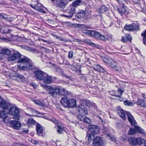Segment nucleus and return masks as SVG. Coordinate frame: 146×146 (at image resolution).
Returning a JSON list of instances; mask_svg holds the SVG:
<instances>
[{"mask_svg":"<svg viewBox=\"0 0 146 146\" xmlns=\"http://www.w3.org/2000/svg\"><path fill=\"white\" fill-rule=\"evenodd\" d=\"M21 56L19 52L16 51L13 54H10L7 58V60L10 62L14 61L19 58Z\"/></svg>","mask_w":146,"mask_h":146,"instance_id":"39448f33","label":"nucleus"},{"mask_svg":"<svg viewBox=\"0 0 146 146\" xmlns=\"http://www.w3.org/2000/svg\"><path fill=\"white\" fill-rule=\"evenodd\" d=\"M10 105V104L6 102V101L3 99L0 104V107L4 109H7Z\"/></svg>","mask_w":146,"mask_h":146,"instance_id":"dca6fc26","label":"nucleus"},{"mask_svg":"<svg viewBox=\"0 0 146 146\" xmlns=\"http://www.w3.org/2000/svg\"><path fill=\"white\" fill-rule=\"evenodd\" d=\"M109 8L106 7L105 5H102L99 9L98 12L101 13H104L106 11H108Z\"/></svg>","mask_w":146,"mask_h":146,"instance_id":"b1692460","label":"nucleus"},{"mask_svg":"<svg viewBox=\"0 0 146 146\" xmlns=\"http://www.w3.org/2000/svg\"><path fill=\"white\" fill-rule=\"evenodd\" d=\"M137 132L136 130L130 128L128 132V134L129 135H134Z\"/></svg>","mask_w":146,"mask_h":146,"instance_id":"e433bc0d","label":"nucleus"},{"mask_svg":"<svg viewBox=\"0 0 146 146\" xmlns=\"http://www.w3.org/2000/svg\"><path fill=\"white\" fill-rule=\"evenodd\" d=\"M19 68L21 70H28L26 64L23 66L20 65L19 66Z\"/></svg>","mask_w":146,"mask_h":146,"instance_id":"49530a36","label":"nucleus"},{"mask_svg":"<svg viewBox=\"0 0 146 146\" xmlns=\"http://www.w3.org/2000/svg\"><path fill=\"white\" fill-rule=\"evenodd\" d=\"M83 101L85 104L88 106L90 107L93 105V104L89 100L87 99H84Z\"/></svg>","mask_w":146,"mask_h":146,"instance_id":"2f4dec72","label":"nucleus"},{"mask_svg":"<svg viewBox=\"0 0 146 146\" xmlns=\"http://www.w3.org/2000/svg\"><path fill=\"white\" fill-rule=\"evenodd\" d=\"M3 122L7 123L9 122V119L7 116H6L3 119Z\"/></svg>","mask_w":146,"mask_h":146,"instance_id":"603ef678","label":"nucleus"},{"mask_svg":"<svg viewBox=\"0 0 146 146\" xmlns=\"http://www.w3.org/2000/svg\"><path fill=\"white\" fill-rule=\"evenodd\" d=\"M6 116H7V115L5 111H3L0 112V118L1 119H3Z\"/></svg>","mask_w":146,"mask_h":146,"instance_id":"79ce46f5","label":"nucleus"},{"mask_svg":"<svg viewBox=\"0 0 146 146\" xmlns=\"http://www.w3.org/2000/svg\"><path fill=\"white\" fill-rule=\"evenodd\" d=\"M10 126L13 127L14 129H19L21 127V124L20 122L18 121L13 120L10 121L9 123Z\"/></svg>","mask_w":146,"mask_h":146,"instance_id":"1a4fd4ad","label":"nucleus"},{"mask_svg":"<svg viewBox=\"0 0 146 146\" xmlns=\"http://www.w3.org/2000/svg\"><path fill=\"white\" fill-rule=\"evenodd\" d=\"M141 35L143 36V42L144 44L146 45V30L145 32L141 33Z\"/></svg>","mask_w":146,"mask_h":146,"instance_id":"ea45409f","label":"nucleus"},{"mask_svg":"<svg viewBox=\"0 0 146 146\" xmlns=\"http://www.w3.org/2000/svg\"><path fill=\"white\" fill-rule=\"evenodd\" d=\"M29 85L33 87L34 89H35L37 87L36 85L33 82H30Z\"/></svg>","mask_w":146,"mask_h":146,"instance_id":"6e6d98bb","label":"nucleus"},{"mask_svg":"<svg viewBox=\"0 0 146 146\" xmlns=\"http://www.w3.org/2000/svg\"><path fill=\"white\" fill-rule=\"evenodd\" d=\"M26 64L28 70L32 69L33 67V64L31 60L29 59V61L26 63Z\"/></svg>","mask_w":146,"mask_h":146,"instance_id":"c756f323","label":"nucleus"},{"mask_svg":"<svg viewBox=\"0 0 146 146\" xmlns=\"http://www.w3.org/2000/svg\"><path fill=\"white\" fill-rule=\"evenodd\" d=\"M134 3L135 4H139L140 2V0H135L133 1Z\"/></svg>","mask_w":146,"mask_h":146,"instance_id":"69168bd1","label":"nucleus"},{"mask_svg":"<svg viewBox=\"0 0 146 146\" xmlns=\"http://www.w3.org/2000/svg\"><path fill=\"white\" fill-rule=\"evenodd\" d=\"M56 38L58 39L59 40L62 41L63 40V38L59 36H58V37H56Z\"/></svg>","mask_w":146,"mask_h":146,"instance_id":"338daca9","label":"nucleus"},{"mask_svg":"<svg viewBox=\"0 0 146 146\" xmlns=\"http://www.w3.org/2000/svg\"><path fill=\"white\" fill-rule=\"evenodd\" d=\"M82 4L81 0H77L73 2L70 5V7H74L76 9V7Z\"/></svg>","mask_w":146,"mask_h":146,"instance_id":"393cba45","label":"nucleus"},{"mask_svg":"<svg viewBox=\"0 0 146 146\" xmlns=\"http://www.w3.org/2000/svg\"><path fill=\"white\" fill-rule=\"evenodd\" d=\"M32 100L36 104H38L39 105H40L41 104H42L41 102L39 100H36L34 99Z\"/></svg>","mask_w":146,"mask_h":146,"instance_id":"4d7b16f0","label":"nucleus"},{"mask_svg":"<svg viewBox=\"0 0 146 146\" xmlns=\"http://www.w3.org/2000/svg\"><path fill=\"white\" fill-rule=\"evenodd\" d=\"M69 99L66 97L62 98L61 101V103L64 107H68Z\"/></svg>","mask_w":146,"mask_h":146,"instance_id":"f3484780","label":"nucleus"},{"mask_svg":"<svg viewBox=\"0 0 146 146\" xmlns=\"http://www.w3.org/2000/svg\"><path fill=\"white\" fill-rule=\"evenodd\" d=\"M50 120L55 124L57 123V120L54 118L51 119Z\"/></svg>","mask_w":146,"mask_h":146,"instance_id":"0e129e2a","label":"nucleus"},{"mask_svg":"<svg viewBox=\"0 0 146 146\" xmlns=\"http://www.w3.org/2000/svg\"><path fill=\"white\" fill-rule=\"evenodd\" d=\"M128 141L131 145H141L143 143L142 139L140 137L136 138L133 137H130L128 139Z\"/></svg>","mask_w":146,"mask_h":146,"instance_id":"0eeeda50","label":"nucleus"},{"mask_svg":"<svg viewBox=\"0 0 146 146\" xmlns=\"http://www.w3.org/2000/svg\"><path fill=\"white\" fill-rule=\"evenodd\" d=\"M31 142L32 143L35 145H36L38 143V141H36L35 140H31Z\"/></svg>","mask_w":146,"mask_h":146,"instance_id":"052dcab7","label":"nucleus"},{"mask_svg":"<svg viewBox=\"0 0 146 146\" xmlns=\"http://www.w3.org/2000/svg\"><path fill=\"white\" fill-rule=\"evenodd\" d=\"M4 58V56L2 52L0 53V60L3 59Z\"/></svg>","mask_w":146,"mask_h":146,"instance_id":"bf43d9fd","label":"nucleus"},{"mask_svg":"<svg viewBox=\"0 0 146 146\" xmlns=\"http://www.w3.org/2000/svg\"><path fill=\"white\" fill-rule=\"evenodd\" d=\"M27 110L28 111L31 112L33 113H34L37 114H40V113L38 111L36 110L35 109L33 108H31L30 107H27Z\"/></svg>","mask_w":146,"mask_h":146,"instance_id":"c9c22d12","label":"nucleus"},{"mask_svg":"<svg viewBox=\"0 0 146 146\" xmlns=\"http://www.w3.org/2000/svg\"><path fill=\"white\" fill-rule=\"evenodd\" d=\"M9 114L13 116V118L17 120L21 118L19 109L16 106H11L9 109Z\"/></svg>","mask_w":146,"mask_h":146,"instance_id":"f03ea898","label":"nucleus"},{"mask_svg":"<svg viewBox=\"0 0 146 146\" xmlns=\"http://www.w3.org/2000/svg\"><path fill=\"white\" fill-rule=\"evenodd\" d=\"M129 122L130 123L131 125L134 126V127H135V126H136L135 125L136 123V122L134 119L129 121Z\"/></svg>","mask_w":146,"mask_h":146,"instance_id":"a18cd8bd","label":"nucleus"},{"mask_svg":"<svg viewBox=\"0 0 146 146\" xmlns=\"http://www.w3.org/2000/svg\"><path fill=\"white\" fill-rule=\"evenodd\" d=\"M35 122V121L33 119L29 118L28 119L27 123L29 124H33Z\"/></svg>","mask_w":146,"mask_h":146,"instance_id":"de8ad7c7","label":"nucleus"},{"mask_svg":"<svg viewBox=\"0 0 146 146\" xmlns=\"http://www.w3.org/2000/svg\"><path fill=\"white\" fill-rule=\"evenodd\" d=\"M124 29L128 31H133L132 24L128 25H126L125 26Z\"/></svg>","mask_w":146,"mask_h":146,"instance_id":"4c0bfd02","label":"nucleus"},{"mask_svg":"<svg viewBox=\"0 0 146 146\" xmlns=\"http://www.w3.org/2000/svg\"><path fill=\"white\" fill-rule=\"evenodd\" d=\"M36 129L37 134L39 136L42 135L43 132V129L42 126L38 123L36 125Z\"/></svg>","mask_w":146,"mask_h":146,"instance_id":"4468645a","label":"nucleus"},{"mask_svg":"<svg viewBox=\"0 0 146 146\" xmlns=\"http://www.w3.org/2000/svg\"><path fill=\"white\" fill-rule=\"evenodd\" d=\"M126 115H127V117L129 121L131 120H132V119H134L133 116L132 115H131L130 114V113L129 112H126Z\"/></svg>","mask_w":146,"mask_h":146,"instance_id":"a19ab883","label":"nucleus"},{"mask_svg":"<svg viewBox=\"0 0 146 146\" xmlns=\"http://www.w3.org/2000/svg\"><path fill=\"white\" fill-rule=\"evenodd\" d=\"M114 69L115 71H118L119 70V67H117L116 66V64L114 66H113L112 67Z\"/></svg>","mask_w":146,"mask_h":146,"instance_id":"e2e57ef3","label":"nucleus"},{"mask_svg":"<svg viewBox=\"0 0 146 146\" xmlns=\"http://www.w3.org/2000/svg\"><path fill=\"white\" fill-rule=\"evenodd\" d=\"M55 128L57 132L60 134L62 133L63 129L60 125H59L58 126H56L55 127Z\"/></svg>","mask_w":146,"mask_h":146,"instance_id":"f704fd0d","label":"nucleus"},{"mask_svg":"<svg viewBox=\"0 0 146 146\" xmlns=\"http://www.w3.org/2000/svg\"><path fill=\"white\" fill-rule=\"evenodd\" d=\"M89 131L93 134H98L99 132V128L98 126L90 125L88 127Z\"/></svg>","mask_w":146,"mask_h":146,"instance_id":"6e6552de","label":"nucleus"},{"mask_svg":"<svg viewBox=\"0 0 146 146\" xmlns=\"http://www.w3.org/2000/svg\"><path fill=\"white\" fill-rule=\"evenodd\" d=\"M40 85L44 88L45 90H49V91L54 90V91H65L66 89L62 88L61 86H56L52 87L50 86L47 85L46 84H41Z\"/></svg>","mask_w":146,"mask_h":146,"instance_id":"7ed1b4c3","label":"nucleus"},{"mask_svg":"<svg viewBox=\"0 0 146 146\" xmlns=\"http://www.w3.org/2000/svg\"><path fill=\"white\" fill-rule=\"evenodd\" d=\"M135 104L138 106L146 108V101L143 99H137V101L135 102Z\"/></svg>","mask_w":146,"mask_h":146,"instance_id":"ddd939ff","label":"nucleus"},{"mask_svg":"<svg viewBox=\"0 0 146 146\" xmlns=\"http://www.w3.org/2000/svg\"><path fill=\"white\" fill-rule=\"evenodd\" d=\"M36 4H31L30 5L31 6L35 9H39V6H38V3L37 1H35Z\"/></svg>","mask_w":146,"mask_h":146,"instance_id":"58836bf2","label":"nucleus"},{"mask_svg":"<svg viewBox=\"0 0 146 146\" xmlns=\"http://www.w3.org/2000/svg\"><path fill=\"white\" fill-rule=\"evenodd\" d=\"M78 111L79 112L84 113L86 115H87L88 113V111L86 108L82 105H80L79 106Z\"/></svg>","mask_w":146,"mask_h":146,"instance_id":"4be33fe9","label":"nucleus"},{"mask_svg":"<svg viewBox=\"0 0 146 146\" xmlns=\"http://www.w3.org/2000/svg\"><path fill=\"white\" fill-rule=\"evenodd\" d=\"M1 51L4 55L6 56H9L11 53V50L7 49H3Z\"/></svg>","mask_w":146,"mask_h":146,"instance_id":"c85d7f7f","label":"nucleus"},{"mask_svg":"<svg viewBox=\"0 0 146 146\" xmlns=\"http://www.w3.org/2000/svg\"><path fill=\"white\" fill-rule=\"evenodd\" d=\"M43 80L44 82L47 84H50L52 81V78L46 75V74H45Z\"/></svg>","mask_w":146,"mask_h":146,"instance_id":"412c9836","label":"nucleus"},{"mask_svg":"<svg viewBox=\"0 0 146 146\" xmlns=\"http://www.w3.org/2000/svg\"><path fill=\"white\" fill-rule=\"evenodd\" d=\"M11 31V30L7 28H5L4 29L3 31V33L4 34H7L9 33Z\"/></svg>","mask_w":146,"mask_h":146,"instance_id":"8fccbe9b","label":"nucleus"},{"mask_svg":"<svg viewBox=\"0 0 146 146\" xmlns=\"http://www.w3.org/2000/svg\"><path fill=\"white\" fill-rule=\"evenodd\" d=\"M103 144V141L102 137L97 136L93 139L92 146H102Z\"/></svg>","mask_w":146,"mask_h":146,"instance_id":"423d86ee","label":"nucleus"},{"mask_svg":"<svg viewBox=\"0 0 146 146\" xmlns=\"http://www.w3.org/2000/svg\"><path fill=\"white\" fill-rule=\"evenodd\" d=\"M86 13L83 11H81L76 14V16L78 19H81L84 17Z\"/></svg>","mask_w":146,"mask_h":146,"instance_id":"a878e982","label":"nucleus"},{"mask_svg":"<svg viewBox=\"0 0 146 146\" xmlns=\"http://www.w3.org/2000/svg\"><path fill=\"white\" fill-rule=\"evenodd\" d=\"M121 41L122 42H126L127 41V40L126 38H125L123 37L121 39Z\"/></svg>","mask_w":146,"mask_h":146,"instance_id":"774afa93","label":"nucleus"},{"mask_svg":"<svg viewBox=\"0 0 146 146\" xmlns=\"http://www.w3.org/2000/svg\"><path fill=\"white\" fill-rule=\"evenodd\" d=\"M85 116L82 115L81 114H79L77 116L78 118L80 121H82L84 120Z\"/></svg>","mask_w":146,"mask_h":146,"instance_id":"09e8293b","label":"nucleus"},{"mask_svg":"<svg viewBox=\"0 0 146 146\" xmlns=\"http://www.w3.org/2000/svg\"><path fill=\"white\" fill-rule=\"evenodd\" d=\"M104 62L108 64L110 67H112L116 64L115 62L110 58L106 59L104 60Z\"/></svg>","mask_w":146,"mask_h":146,"instance_id":"aec40b11","label":"nucleus"},{"mask_svg":"<svg viewBox=\"0 0 146 146\" xmlns=\"http://www.w3.org/2000/svg\"><path fill=\"white\" fill-rule=\"evenodd\" d=\"M94 135L93 134H91L88 133H87L86 137H87L88 141L90 142L92 140V137L94 136Z\"/></svg>","mask_w":146,"mask_h":146,"instance_id":"473e14b6","label":"nucleus"},{"mask_svg":"<svg viewBox=\"0 0 146 146\" xmlns=\"http://www.w3.org/2000/svg\"><path fill=\"white\" fill-rule=\"evenodd\" d=\"M124 104L126 106H131L134 105V104H135V102L133 103L127 100L124 102Z\"/></svg>","mask_w":146,"mask_h":146,"instance_id":"72a5a7b5","label":"nucleus"},{"mask_svg":"<svg viewBox=\"0 0 146 146\" xmlns=\"http://www.w3.org/2000/svg\"><path fill=\"white\" fill-rule=\"evenodd\" d=\"M27 50H29L32 52H35L36 50L34 49H33L31 47H27Z\"/></svg>","mask_w":146,"mask_h":146,"instance_id":"13d9d810","label":"nucleus"},{"mask_svg":"<svg viewBox=\"0 0 146 146\" xmlns=\"http://www.w3.org/2000/svg\"><path fill=\"white\" fill-rule=\"evenodd\" d=\"M70 8L68 10L67 12L68 15H63L65 17L67 18L70 19L73 16V14L75 13L76 9L74 7H70Z\"/></svg>","mask_w":146,"mask_h":146,"instance_id":"9d476101","label":"nucleus"},{"mask_svg":"<svg viewBox=\"0 0 146 146\" xmlns=\"http://www.w3.org/2000/svg\"><path fill=\"white\" fill-rule=\"evenodd\" d=\"M135 129L139 133L145 134V132L143 129H141L139 127L137 126H135Z\"/></svg>","mask_w":146,"mask_h":146,"instance_id":"7c9ffc66","label":"nucleus"},{"mask_svg":"<svg viewBox=\"0 0 146 146\" xmlns=\"http://www.w3.org/2000/svg\"><path fill=\"white\" fill-rule=\"evenodd\" d=\"M82 32L84 34H87L89 36L94 37L96 39L105 40L108 38L106 36L102 35L99 33L93 30H89L86 29H84Z\"/></svg>","mask_w":146,"mask_h":146,"instance_id":"f257e3e1","label":"nucleus"},{"mask_svg":"<svg viewBox=\"0 0 146 146\" xmlns=\"http://www.w3.org/2000/svg\"><path fill=\"white\" fill-rule=\"evenodd\" d=\"M76 106V100L74 99H69L68 108H73Z\"/></svg>","mask_w":146,"mask_h":146,"instance_id":"6ab92c4d","label":"nucleus"},{"mask_svg":"<svg viewBox=\"0 0 146 146\" xmlns=\"http://www.w3.org/2000/svg\"><path fill=\"white\" fill-rule=\"evenodd\" d=\"M73 55V52L72 50L70 51L68 53V57L69 59H71Z\"/></svg>","mask_w":146,"mask_h":146,"instance_id":"864d4df0","label":"nucleus"},{"mask_svg":"<svg viewBox=\"0 0 146 146\" xmlns=\"http://www.w3.org/2000/svg\"><path fill=\"white\" fill-rule=\"evenodd\" d=\"M13 78H17L16 79H14V80L18 81H22L25 79L24 77L21 74H16V75L13 76Z\"/></svg>","mask_w":146,"mask_h":146,"instance_id":"5701e85b","label":"nucleus"},{"mask_svg":"<svg viewBox=\"0 0 146 146\" xmlns=\"http://www.w3.org/2000/svg\"><path fill=\"white\" fill-rule=\"evenodd\" d=\"M0 18H3L4 19L6 20H8L9 19L8 16L6 15H3L0 13Z\"/></svg>","mask_w":146,"mask_h":146,"instance_id":"3c124183","label":"nucleus"},{"mask_svg":"<svg viewBox=\"0 0 146 146\" xmlns=\"http://www.w3.org/2000/svg\"><path fill=\"white\" fill-rule=\"evenodd\" d=\"M123 92H119V94H114L113 95H112L115 96L117 97H120L121 95V94Z\"/></svg>","mask_w":146,"mask_h":146,"instance_id":"680f3d73","label":"nucleus"},{"mask_svg":"<svg viewBox=\"0 0 146 146\" xmlns=\"http://www.w3.org/2000/svg\"><path fill=\"white\" fill-rule=\"evenodd\" d=\"M117 111L119 115L121 117L123 120H125L126 119L125 115H126V112H127L125 111L120 107L118 108Z\"/></svg>","mask_w":146,"mask_h":146,"instance_id":"f8f14e48","label":"nucleus"},{"mask_svg":"<svg viewBox=\"0 0 146 146\" xmlns=\"http://www.w3.org/2000/svg\"><path fill=\"white\" fill-rule=\"evenodd\" d=\"M117 1L120 5H122V7L120 8H117V11L119 13L122 15L123 14H127L128 12L126 10V7L124 5L123 2H125V0H116Z\"/></svg>","mask_w":146,"mask_h":146,"instance_id":"20e7f679","label":"nucleus"},{"mask_svg":"<svg viewBox=\"0 0 146 146\" xmlns=\"http://www.w3.org/2000/svg\"><path fill=\"white\" fill-rule=\"evenodd\" d=\"M18 59H19V60L17 61L18 63H26L29 61V59L25 56H22L21 55Z\"/></svg>","mask_w":146,"mask_h":146,"instance_id":"2eb2a0df","label":"nucleus"},{"mask_svg":"<svg viewBox=\"0 0 146 146\" xmlns=\"http://www.w3.org/2000/svg\"><path fill=\"white\" fill-rule=\"evenodd\" d=\"M132 26L133 28V31L139 29V26L138 25L135 23H133L132 24Z\"/></svg>","mask_w":146,"mask_h":146,"instance_id":"37998d69","label":"nucleus"},{"mask_svg":"<svg viewBox=\"0 0 146 146\" xmlns=\"http://www.w3.org/2000/svg\"><path fill=\"white\" fill-rule=\"evenodd\" d=\"M82 121L88 124H89L91 122V120L88 118L86 116H85L84 117V120Z\"/></svg>","mask_w":146,"mask_h":146,"instance_id":"c03bdc74","label":"nucleus"},{"mask_svg":"<svg viewBox=\"0 0 146 146\" xmlns=\"http://www.w3.org/2000/svg\"><path fill=\"white\" fill-rule=\"evenodd\" d=\"M94 69L95 70L98 71H101L103 72H106L102 67L98 64L96 66L94 67Z\"/></svg>","mask_w":146,"mask_h":146,"instance_id":"bb28decb","label":"nucleus"},{"mask_svg":"<svg viewBox=\"0 0 146 146\" xmlns=\"http://www.w3.org/2000/svg\"><path fill=\"white\" fill-rule=\"evenodd\" d=\"M68 92H49V94L53 97H57V95H65Z\"/></svg>","mask_w":146,"mask_h":146,"instance_id":"a211bd4d","label":"nucleus"},{"mask_svg":"<svg viewBox=\"0 0 146 146\" xmlns=\"http://www.w3.org/2000/svg\"><path fill=\"white\" fill-rule=\"evenodd\" d=\"M67 4V2L66 1H62L58 4L57 6L61 8L64 9L66 6Z\"/></svg>","mask_w":146,"mask_h":146,"instance_id":"cd10ccee","label":"nucleus"},{"mask_svg":"<svg viewBox=\"0 0 146 146\" xmlns=\"http://www.w3.org/2000/svg\"><path fill=\"white\" fill-rule=\"evenodd\" d=\"M35 74L36 78L39 80H43L46 74L40 70L35 71Z\"/></svg>","mask_w":146,"mask_h":146,"instance_id":"9b49d317","label":"nucleus"},{"mask_svg":"<svg viewBox=\"0 0 146 146\" xmlns=\"http://www.w3.org/2000/svg\"><path fill=\"white\" fill-rule=\"evenodd\" d=\"M125 37L127 39V40H128L129 41H131V38L130 36V35L128 34H127L125 35Z\"/></svg>","mask_w":146,"mask_h":146,"instance_id":"5fc2aeb1","label":"nucleus"}]
</instances>
